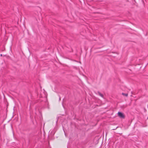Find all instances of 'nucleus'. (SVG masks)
Returning a JSON list of instances; mask_svg holds the SVG:
<instances>
[{
	"instance_id": "nucleus-2",
	"label": "nucleus",
	"mask_w": 148,
	"mask_h": 148,
	"mask_svg": "<svg viewBox=\"0 0 148 148\" xmlns=\"http://www.w3.org/2000/svg\"><path fill=\"white\" fill-rule=\"evenodd\" d=\"M118 115L121 118H124V116L123 114L121 112H119L118 113Z\"/></svg>"
},
{
	"instance_id": "nucleus-3",
	"label": "nucleus",
	"mask_w": 148,
	"mask_h": 148,
	"mask_svg": "<svg viewBox=\"0 0 148 148\" xmlns=\"http://www.w3.org/2000/svg\"><path fill=\"white\" fill-rule=\"evenodd\" d=\"M98 93L99 95H100L101 97L103 98V95L102 94H101L100 92H98Z\"/></svg>"
},
{
	"instance_id": "nucleus-1",
	"label": "nucleus",
	"mask_w": 148,
	"mask_h": 148,
	"mask_svg": "<svg viewBox=\"0 0 148 148\" xmlns=\"http://www.w3.org/2000/svg\"><path fill=\"white\" fill-rule=\"evenodd\" d=\"M38 95L39 97H40L43 98L46 100V101L45 102V104L44 106V107L45 108H48V101L46 100V97L47 96V95L46 93V92H45L44 90L43 91H41L40 92V95L38 94Z\"/></svg>"
},
{
	"instance_id": "nucleus-5",
	"label": "nucleus",
	"mask_w": 148,
	"mask_h": 148,
	"mask_svg": "<svg viewBox=\"0 0 148 148\" xmlns=\"http://www.w3.org/2000/svg\"><path fill=\"white\" fill-rule=\"evenodd\" d=\"M1 56H2V54H1Z\"/></svg>"
},
{
	"instance_id": "nucleus-4",
	"label": "nucleus",
	"mask_w": 148,
	"mask_h": 148,
	"mask_svg": "<svg viewBox=\"0 0 148 148\" xmlns=\"http://www.w3.org/2000/svg\"><path fill=\"white\" fill-rule=\"evenodd\" d=\"M122 94L126 96H128V94H127V93H122Z\"/></svg>"
}]
</instances>
